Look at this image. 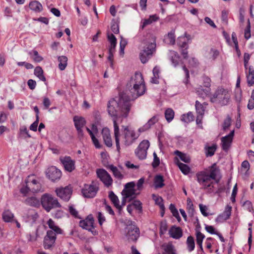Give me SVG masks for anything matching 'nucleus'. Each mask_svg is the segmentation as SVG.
Here are the masks:
<instances>
[{"label":"nucleus","mask_w":254,"mask_h":254,"mask_svg":"<svg viewBox=\"0 0 254 254\" xmlns=\"http://www.w3.org/2000/svg\"><path fill=\"white\" fill-rule=\"evenodd\" d=\"M127 93H120L116 98L110 100L108 104V112L113 118L114 136L117 150L120 152V129L117 120L120 118H127L130 110V100H134L144 94L146 88L143 76L140 73L136 72L131 76L127 84Z\"/></svg>","instance_id":"f257e3e1"},{"label":"nucleus","mask_w":254,"mask_h":254,"mask_svg":"<svg viewBox=\"0 0 254 254\" xmlns=\"http://www.w3.org/2000/svg\"><path fill=\"white\" fill-rule=\"evenodd\" d=\"M219 172V169L214 163L209 167L208 171L200 172L197 174V181L203 189L209 188L212 190L213 188L212 180H215Z\"/></svg>","instance_id":"f03ea898"},{"label":"nucleus","mask_w":254,"mask_h":254,"mask_svg":"<svg viewBox=\"0 0 254 254\" xmlns=\"http://www.w3.org/2000/svg\"><path fill=\"white\" fill-rule=\"evenodd\" d=\"M144 42L146 46L141 51L139 54V58L142 64L147 63L152 57L156 51V38L150 33H148L146 36Z\"/></svg>","instance_id":"7ed1b4c3"},{"label":"nucleus","mask_w":254,"mask_h":254,"mask_svg":"<svg viewBox=\"0 0 254 254\" xmlns=\"http://www.w3.org/2000/svg\"><path fill=\"white\" fill-rule=\"evenodd\" d=\"M230 97V94L227 90L218 88L210 98V101L212 103L218 102L221 106H225L229 103Z\"/></svg>","instance_id":"20e7f679"},{"label":"nucleus","mask_w":254,"mask_h":254,"mask_svg":"<svg viewBox=\"0 0 254 254\" xmlns=\"http://www.w3.org/2000/svg\"><path fill=\"white\" fill-rule=\"evenodd\" d=\"M41 203L43 208L48 212L53 209L62 206L58 199L49 193H45L42 196Z\"/></svg>","instance_id":"39448f33"},{"label":"nucleus","mask_w":254,"mask_h":254,"mask_svg":"<svg viewBox=\"0 0 254 254\" xmlns=\"http://www.w3.org/2000/svg\"><path fill=\"white\" fill-rule=\"evenodd\" d=\"M169 56L172 63V64L174 67H177L180 65L182 66L183 69L185 73L186 76L184 83L186 84H188L190 78L189 70L187 68L185 64H184L180 56L177 52L174 51H170L169 52Z\"/></svg>","instance_id":"423d86ee"},{"label":"nucleus","mask_w":254,"mask_h":254,"mask_svg":"<svg viewBox=\"0 0 254 254\" xmlns=\"http://www.w3.org/2000/svg\"><path fill=\"white\" fill-rule=\"evenodd\" d=\"M122 133L123 142L126 146L131 145L139 136L138 134L136 133L134 130L129 128L128 126H122Z\"/></svg>","instance_id":"0eeeda50"},{"label":"nucleus","mask_w":254,"mask_h":254,"mask_svg":"<svg viewBox=\"0 0 254 254\" xmlns=\"http://www.w3.org/2000/svg\"><path fill=\"white\" fill-rule=\"evenodd\" d=\"M94 219L93 216L90 214L87 217L79 222V226L84 229H86L95 236L98 234V232L94 230Z\"/></svg>","instance_id":"6e6552de"},{"label":"nucleus","mask_w":254,"mask_h":254,"mask_svg":"<svg viewBox=\"0 0 254 254\" xmlns=\"http://www.w3.org/2000/svg\"><path fill=\"white\" fill-rule=\"evenodd\" d=\"M57 195L64 201H68L70 199L72 190L70 186H66L64 188H57L55 190Z\"/></svg>","instance_id":"1a4fd4ad"},{"label":"nucleus","mask_w":254,"mask_h":254,"mask_svg":"<svg viewBox=\"0 0 254 254\" xmlns=\"http://www.w3.org/2000/svg\"><path fill=\"white\" fill-rule=\"evenodd\" d=\"M149 145V142L147 140H144L140 143L135 151L136 156L139 159L143 160L146 158Z\"/></svg>","instance_id":"9d476101"},{"label":"nucleus","mask_w":254,"mask_h":254,"mask_svg":"<svg viewBox=\"0 0 254 254\" xmlns=\"http://www.w3.org/2000/svg\"><path fill=\"white\" fill-rule=\"evenodd\" d=\"M56 238L55 232H54L52 230H48L43 242L44 249H51L54 245Z\"/></svg>","instance_id":"9b49d317"},{"label":"nucleus","mask_w":254,"mask_h":254,"mask_svg":"<svg viewBox=\"0 0 254 254\" xmlns=\"http://www.w3.org/2000/svg\"><path fill=\"white\" fill-rule=\"evenodd\" d=\"M126 237L129 242H136L140 236V230L137 227L125 229Z\"/></svg>","instance_id":"f8f14e48"},{"label":"nucleus","mask_w":254,"mask_h":254,"mask_svg":"<svg viewBox=\"0 0 254 254\" xmlns=\"http://www.w3.org/2000/svg\"><path fill=\"white\" fill-rule=\"evenodd\" d=\"M98 177L103 183L105 186L109 187L113 183V180L110 174L103 169H98L96 170Z\"/></svg>","instance_id":"ddd939ff"},{"label":"nucleus","mask_w":254,"mask_h":254,"mask_svg":"<svg viewBox=\"0 0 254 254\" xmlns=\"http://www.w3.org/2000/svg\"><path fill=\"white\" fill-rule=\"evenodd\" d=\"M47 177L52 182L59 181L61 176V171L55 166L48 168L46 171Z\"/></svg>","instance_id":"4468645a"},{"label":"nucleus","mask_w":254,"mask_h":254,"mask_svg":"<svg viewBox=\"0 0 254 254\" xmlns=\"http://www.w3.org/2000/svg\"><path fill=\"white\" fill-rule=\"evenodd\" d=\"M34 175L29 176L28 178L25 180L26 188L28 190H31V191L35 192L40 190V183L34 178Z\"/></svg>","instance_id":"2eb2a0df"},{"label":"nucleus","mask_w":254,"mask_h":254,"mask_svg":"<svg viewBox=\"0 0 254 254\" xmlns=\"http://www.w3.org/2000/svg\"><path fill=\"white\" fill-rule=\"evenodd\" d=\"M98 191V188L92 185H85L82 189V192L84 197L92 198L95 196Z\"/></svg>","instance_id":"dca6fc26"},{"label":"nucleus","mask_w":254,"mask_h":254,"mask_svg":"<svg viewBox=\"0 0 254 254\" xmlns=\"http://www.w3.org/2000/svg\"><path fill=\"white\" fill-rule=\"evenodd\" d=\"M234 135V130H233L231 131L229 134L221 138V140L223 150L226 151L229 149L231 145Z\"/></svg>","instance_id":"f3484780"},{"label":"nucleus","mask_w":254,"mask_h":254,"mask_svg":"<svg viewBox=\"0 0 254 254\" xmlns=\"http://www.w3.org/2000/svg\"><path fill=\"white\" fill-rule=\"evenodd\" d=\"M65 170L70 172L75 169V162L69 156H66L62 160Z\"/></svg>","instance_id":"a211bd4d"},{"label":"nucleus","mask_w":254,"mask_h":254,"mask_svg":"<svg viewBox=\"0 0 254 254\" xmlns=\"http://www.w3.org/2000/svg\"><path fill=\"white\" fill-rule=\"evenodd\" d=\"M170 236L175 239H179L183 236L182 229L180 227L172 226L169 231Z\"/></svg>","instance_id":"6ab92c4d"},{"label":"nucleus","mask_w":254,"mask_h":254,"mask_svg":"<svg viewBox=\"0 0 254 254\" xmlns=\"http://www.w3.org/2000/svg\"><path fill=\"white\" fill-rule=\"evenodd\" d=\"M102 134L105 144L108 147H111L112 146V141L109 129L107 127L103 128L102 130Z\"/></svg>","instance_id":"aec40b11"},{"label":"nucleus","mask_w":254,"mask_h":254,"mask_svg":"<svg viewBox=\"0 0 254 254\" xmlns=\"http://www.w3.org/2000/svg\"><path fill=\"white\" fill-rule=\"evenodd\" d=\"M191 39L190 35L185 33L184 36H180L178 38L177 44L181 48H185L188 46V41Z\"/></svg>","instance_id":"412c9836"},{"label":"nucleus","mask_w":254,"mask_h":254,"mask_svg":"<svg viewBox=\"0 0 254 254\" xmlns=\"http://www.w3.org/2000/svg\"><path fill=\"white\" fill-rule=\"evenodd\" d=\"M195 109L198 114L196 118V123L198 124V120L199 118H201L204 113V107L199 101H196L195 102Z\"/></svg>","instance_id":"4be33fe9"},{"label":"nucleus","mask_w":254,"mask_h":254,"mask_svg":"<svg viewBox=\"0 0 254 254\" xmlns=\"http://www.w3.org/2000/svg\"><path fill=\"white\" fill-rule=\"evenodd\" d=\"M163 176L161 175H157L154 179V185L155 189L162 188L165 186Z\"/></svg>","instance_id":"5701e85b"},{"label":"nucleus","mask_w":254,"mask_h":254,"mask_svg":"<svg viewBox=\"0 0 254 254\" xmlns=\"http://www.w3.org/2000/svg\"><path fill=\"white\" fill-rule=\"evenodd\" d=\"M73 122L76 128L83 127L86 123L84 118L76 116L74 117Z\"/></svg>","instance_id":"b1692460"},{"label":"nucleus","mask_w":254,"mask_h":254,"mask_svg":"<svg viewBox=\"0 0 254 254\" xmlns=\"http://www.w3.org/2000/svg\"><path fill=\"white\" fill-rule=\"evenodd\" d=\"M210 90V88H207L205 87V88L204 89L203 87L200 85L199 87L196 89V93L200 97L204 99L209 94Z\"/></svg>","instance_id":"393cba45"},{"label":"nucleus","mask_w":254,"mask_h":254,"mask_svg":"<svg viewBox=\"0 0 254 254\" xmlns=\"http://www.w3.org/2000/svg\"><path fill=\"white\" fill-rule=\"evenodd\" d=\"M158 19L159 17L156 14L150 15L148 18L142 20L140 27L143 29L146 26L151 24L153 22L156 21Z\"/></svg>","instance_id":"a878e982"},{"label":"nucleus","mask_w":254,"mask_h":254,"mask_svg":"<svg viewBox=\"0 0 254 254\" xmlns=\"http://www.w3.org/2000/svg\"><path fill=\"white\" fill-rule=\"evenodd\" d=\"M29 7L31 10L38 12L41 11L43 9L42 5L37 0L31 1L29 3Z\"/></svg>","instance_id":"bb28decb"},{"label":"nucleus","mask_w":254,"mask_h":254,"mask_svg":"<svg viewBox=\"0 0 254 254\" xmlns=\"http://www.w3.org/2000/svg\"><path fill=\"white\" fill-rule=\"evenodd\" d=\"M109 197L114 206L119 210H121L122 209V206L120 205L119 198L113 191H111L110 192Z\"/></svg>","instance_id":"cd10ccee"},{"label":"nucleus","mask_w":254,"mask_h":254,"mask_svg":"<svg viewBox=\"0 0 254 254\" xmlns=\"http://www.w3.org/2000/svg\"><path fill=\"white\" fill-rule=\"evenodd\" d=\"M109 169L113 174L114 177L119 180H122L124 178V175L121 173L119 169L113 165H110L108 167Z\"/></svg>","instance_id":"c85d7f7f"},{"label":"nucleus","mask_w":254,"mask_h":254,"mask_svg":"<svg viewBox=\"0 0 254 254\" xmlns=\"http://www.w3.org/2000/svg\"><path fill=\"white\" fill-rule=\"evenodd\" d=\"M59 64V68L60 70H64L67 64V58L64 56H59L58 58Z\"/></svg>","instance_id":"c756f323"},{"label":"nucleus","mask_w":254,"mask_h":254,"mask_svg":"<svg viewBox=\"0 0 254 254\" xmlns=\"http://www.w3.org/2000/svg\"><path fill=\"white\" fill-rule=\"evenodd\" d=\"M247 83L251 86L254 84V70L252 66H250L249 74H247Z\"/></svg>","instance_id":"7c9ffc66"},{"label":"nucleus","mask_w":254,"mask_h":254,"mask_svg":"<svg viewBox=\"0 0 254 254\" xmlns=\"http://www.w3.org/2000/svg\"><path fill=\"white\" fill-rule=\"evenodd\" d=\"M123 196H125V198L130 197L131 199L136 197L135 190L130 189H124L122 191Z\"/></svg>","instance_id":"2f4dec72"},{"label":"nucleus","mask_w":254,"mask_h":254,"mask_svg":"<svg viewBox=\"0 0 254 254\" xmlns=\"http://www.w3.org/2000/svg\"><path fill=\"white\" fill-rule=\"evenodd\" d=\"M165 254H176V250L172 243H168L162 246Z\"/></svg>","instance_id":"473e14b6"},{"label":"nucleus","mask_w":254,"mask_h":254,"mask_svg":"<svg viewBox=\"0 0 254 254\" xmlns=\"http://www.w3.org/2000/svg\"><path fill=\"white\" fill-rule=\"evenodd\" d=\"M25 203L31 206L38 207L40 205V201L35 197H30L25 200Z\"/></svg>","instance_id":"72a5a7b5"},{"label":"nucleus","mask_w":254,"mask_h":254,"mask_svg":"<svg viewBox=\"0 0 254 254\" xmlns=\"http://www.w3.org/2000/svg\"><path fill=\"white\" fill-rule=\"evenodd\" d=\"M34 74L43 81H46V77L44 75L43 70L41 67L38 66L35 67L34 69Z\"/></svg>","instance_id":"f704fd0d"},{"label":"nucleus","mask_w":254,"mask_h":254,"mask_svg":"<svg viewBox=\"0 0 254 254\" xmlns=\"http://www.w3.org/2000/svg\"><path fill=\"white\" fill-rule=\"evenodd\" d=\"M164 42L170 45H174L175 43V36L174 33H168L164 39Z\"/></svg>","instance_id":"c9c22d12"},{"label":"nucleus","mask_w":254,"mask_h":254,"mask_svg":"<svg viewBox=\"0 0 254 254\" xmlns=\"http://www.w3.org/2000/svg\"><path fill=\"white\" fill-rule=\"evenodd\" d=\"M13 217V214L9 210H5L2 213V219L5 222H11Z\"/></svg>","instance_id":"e433bc0d"},{"label":"nucleus","mask_w":254,"mask_h":254,"mask_svg":"<svg viewBox=\"0 0 254 254\" xmlns=\"http://www.w3.org/2000/svg\"><path fill=\"white\" fill-rule=\"evenodd\" d=\"M187 248L189 252L192 251L195 247V243L193 238L190 236L188 237L187 240Z\"/></svg>","instance_id":"4c0bfd02"},{"label":"nucleus","mask_w":254,"mask_h":254,"mask_svg":"<svg viewBox=\"0 0 254 254\" xmlns=\"http://www.w3.org/2000/svg\"><path fill=\"white\" fill-rule=\"evenodd\" d=\"M157 122H158V119L157 117L154 116L151 118L148 122L143 127L142 130H147L151 127L154 125Z\"/></svg>","instance_id":"58836bf2"},{"label":"nucleus","mask_w":254,"mask_h":254,"mask_svg":"<svg viewBox=\"0 0 254 254\" xmlns=\"http://www.w3.org/2000/svg\"><path fill=\"white\" fill-rule=\"evenodd\" d=\"M177 165L180 170L185 175H187L190 172V168L187 165L179 161H178Z\"/></svg>","instance_id":"ea45409f"},{"label":"nucleus","mask_w":254,"mask_h":254,"mask_svg":"<svg viewBox=\"0 0 254 254\" xmlns=\"http://www.w3.org/2000/svg\"><path fill=\"white\" fill-rule=\"evenodd\" d=\"M19 135L24 138L31 137L26 126H22L19 128Z\"/></svg>","instance_id":"a19ab883"},{"label":"nucleus","mask_w":254,"mask_h":254,"mask_svg":"<svg viewBox=\"0 0 254 254\" xmlns=\"http://www.w3.org/2000/svg\"><path fill=\"white\" fill-rule=\"evenodd\" d=\"M174 112L170 108L166 110L165 112V117L168 122L170 123L172 121L174 117Z\"/></svg>","instance_id":"79ce46f5"},{"label":"nucleus","mask_w":254,"mask_h":254,"mask_svg":"<svg viewBox=\"0 0 254 254\" xmlns=\"http://www.w3.org/2000/svg\"><path fill=\"white\" fill-rule=\"evenodd\" d=\"M216 145L213 144L211 146L205 147V154L206 156H212L214 155L216 150Z\"/></svg>","instance_id":"37998d69"},{"label":"nucleus","mask_w":254,"mask_h":254,"mask_svg":"<svg viewBox=\"0 0 254 254\" xmlns=\"http://www.w3.org/2000/svg\"><path fill=\"white\" fill-rule=\"evenodd\" d=\"M32 54L34 56L32 57V59L35 62L39 63L43 60V58L39 55L38 52L37 51L33 50L28 53V54L31 57Z\"/></svg>","instance_id":"c03bdc74"},{"label":"nucleus","mask_w":254,"mask_h":254,"mask_svg":"<svg viewBox=\"0 0 254 254\" xmlns=\"http://www.w3.org/2000/svg\"><path fill=\"white\" fill-rule=\"evenodd\" d=\"M175 154L180 157L182 161L185 163H189L190 161V158L189 156H188L186 154L183 153L178 150L175 151Z\"/></svg>","instance_id":"a18cd8bd"},{"label":"nucleus","mask_w":254,"mask_h":254,"mask_svg":"<svg viewBox=\"0 0 254 254\" xmlns=\"http://www.w3.org/2000/svg\"><path fill=\"white\" fill-rule=\"evenodd\" d=\"M181 120L185 123H190L193 120V114L190 112L187 115H183L182 116Z\"/></svg>","instance_id":"49530a36"},{"label":"nucleus","mask_w":254,"mask_h":254,"mask_svg":"<svg viewBox=\"0 0 254 254\" xmlns=\"http://www.w3.org/2000/svg\"><path fill=\"white\" fill-rule=\"evenodd\" d=\"M187 209L189 214L190 216H192L194 213V209L193 204L190 199H187Z\"/></svg>","instance_id":"de8ad7c7"},{"label":"nucleus","mask_w":254,"mask_h":254,"mask_svg":"<svg viewBox=\"0 0 254 254\" xmlns=\"http://www.w3.org/2000/svg\"><path fill=\"white\" fill-rule=\"evenodd\" d=\"M232 39L233 42L234 43V44L235 45L236 51L238 55L239 56L241 55V52L239 49L238 42L237 36H236L235 33H232Z\"/></svg>","instance_id":"09e8293b"},{"label":"nucleus","mask_w":254,"mask_h":254,"mask_svg":"<svg viewBox=\"0 0 254 254\" xmlns=\"http://www.w3.org/2000/svg\"><path fill=\"white\" fill-rule=\"evenodd\" d=\"M202 80L204 87L207 88H210L211 79L208 76L204 75L202 76Z\"/></svg>","instance_id":"8fccbe9b"},{"label":"nucleus","mask_w":254,"mask_h":254,"mask_svg":"<svg viewBox=\"0 0 254 254\" xmlns=\"http://www.w3.org/2000/svg\"><path fill=\"white\" fill-rule=\"evenodd\" d=\"M232 120L229 116H227L226 118L224 120L223 124V129L226 130L228 129L231 125Z\"/></svg>","instance_id":"3c124183"},{"label":"nucleus","mask_w":254,"mask_h":254,"mask_svg":"<svg viewBox=\"0 0 254 254\" xmlns=\"http://www.w3.org/2000/svg\"><path fill=\"white\" fill-rule=\"evenodd\" d=\"M232 207L227 205L225 208L224 211L222 213L224 216L225 218L228 219L231 215Z\"/></svg>","instance_id":"603ef678"},{"label":"nucleus","mask_w":254,"mask_h":254,"mask_svg":"<svg viewBox=\"0 0 254 254\" xmlns=\"http://www.w3.org/2000/svg\"><path fill=\"white\" fill-rule=\"evenodd\" d=\"M232 207L227 205L225 208L224 211L222 213L224 216L225 218L228 219L231 215Z\"/></svg>","instance_id":"864d4df0"},{"label":"nucleus","mask_w":254,"mask_h":254,"mask_svg":"<svg viewBox=\"0 0 254 254\" xmlns=\"http://www.w3.org/2000/svg\"><path fill=\"white\" fill-rule=\"evenodd\" d=\"M196 243L198 245H200V244H202V242L205 238V236L202 234L200 231H196Z\"/></svg>","instance_id":"5fc2aeb1"},{"label":"nucleus","mask_w":254,"mask_h":254,"mask_svg":"<svg viewBox=\"0 0 254 254\" xmlns=\"http://www.w3.org/2000/svg\"><path fill=\"white\" fill-rule=\"evenodd\" d=\"M168 226L166 221H161L160 224V233L163 235L166 233L167 230Z\"/></svg>","instance_id":"6e6d98bb"},{"label":"nucleus","mask_w":254,"mask_h":254,"mask_svg":"<svg viewBox=\"0 0 254 254\" xmlns=\"http://www.w3.org/2000/svg\"><path fill=\"white\" fill-rule=\"evenodd\" d=\"M111 30L112 32H119V22L113 20L111 22Z\"/></svg>","instance_id":"4d7b16f0"},{"label":"nucleus","mask_w":254,"mask_h":254,"mask_svg":"<svg viewBox=\"0 0 254 254\" xmlns=\"http://www.w3.org/2000/svg\"><path fill=\"white\" fill-rule=\"evenodd\" d=\"M153 161L152 163V166L153 168H155L157 167L160 164V159L159 157H158L156 153L154 152L153 153Z\"/></svg>","instance_id":"13d9d810"},{"label":"nucleus","mask_w":254,"mask_h":254,"mask_svg":"<svg viewBox=\"0 0 254 254\" xmlns=\"http://www.w3.org/2000/svg\"><path fill=\"white\" fill-rule=\"evenodd\" d=\"M132 205L135 207L136 209L139 210L140 212L142 211V203L141 202L138 200H134Z\"/></svg>","instance_id":"bf43d9fd"},{"label":"nucleus","mask_w":254,"mask_h":254,"mask_svg":"<svg viewBox=\"0 0 254 254\" xmlns=\"http://www.w3.org/2000/svg\"><path fill=\"white\" fill-rule=\"evenodd\" d=\"M69 212L70 214L74 217L80 218L78 216V211L72 205L69 206Z\"/></svg>","instance_id":"052dcab7"},{"label":"nucleus","mask_w":254,"mask_h":254,"mask_svg":"<svg viewBox=\"0 0 254 254\" xmlns=\"http://www.w3.org/2000/svg\"><path fill=\"white\" fill-rule=\"evenodd\" d=\"M243 206L250 212H252L253 210L252 203L249 200L245 201L243 203Z\"/></svg>","instance_id":"680f3d73"},{"label":"nucleus","mask_w":254,"mask_h":254,"mask_svg":"<svg viewBox=\"0 0 254 254\" xmlns=\"http://www.w3.org/2000/svg\"><path fill=\"white\" fill-rule=\"evenodd\" d=\"M125 224L126 225L125 229H128L129 228H132L133 227H137L135 222L130 219H126L125 221Z\"/></svg>","instance_id":"e2e57ef3"},{"label":"nucleus","mask_w":254,"mask_h":254,"mask_svg":"<svg viewBox=\"0 0 254 254\" xmlns=\"http://www.w3.org/2000/svg\"><path fill=\"white\" fill-rule=\"evenodd\" d=\"M237 191H238L237 185L236 184L233 188L232 193L231 194V200L232 202H235L236 201L235 198H236V196L237 193Z\"/></svg>","instance_id":"0e129e2a"},{"label":"nucleus","mask_w":254,"mask_h":254,"mask_svg":"<svg viewBox=\"0 0 254 254\" xmlns=\"http://www.w3.org/2000/svg\"><path fill=\"white\" fill-rule=\"evenodd\" d=\"M108 38L110 43V45H113V46L117 45L116 38L112 33L108 35Z\"/></svg>","instance_id":"69168bd1"},{"label":"nucleus","mask_w":254,"mask_h":254,"mask_svg":"<svg viewBox=\"0 0 254 254\" xmlns=\"http://www.w3.org/2000/svg\"><path fill=\"white\" fill-rule=\"evenodd\" d=\"M92 141L93 143L97 148H100L101 147V145L97 138H96L94 134L90 136Z\"/></svg>","instance_id":"338daca9"},{"label":"nucleus","mask_w":254,"mask_h":254,"mask_svg":"<svg viewBox=\"0 0 254 254\" xmlns=\"http://www.w3.org/2000/svg\"><path fill=\"white\" fill-rule=\"evenodd\" d=\"M27 84L30 89L33 90L36 87V82L33 79H29L27 81Z\"/></svg>","instance_id":"774afa93"}]
</instances>
